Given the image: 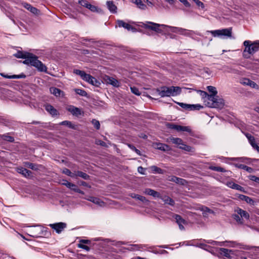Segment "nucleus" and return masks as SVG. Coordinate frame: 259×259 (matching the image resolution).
<instances>
[{
    "label": "nucleus",
    "instance_id": "nucleus-1",
    "mask_svg": "<svg viewBox=\"0 0 259 259\" xmlns=\"http://www.w3.org/2000/svg\"><path fill=\"white\" fill-rule=\"evenodd\" d=\"M143 25L144 27L154 30L158 33H161L162 29H166V28H169V30L172 32L178 33L180 34L183 33V31H185V29L181 27L169 26L164 24L160 25L151 22H146V23H143Z\"/></svg>",
    "mask_w": 259,
    "mask_h": 259
},
{
    "label": "nucleus",
    "instance_id": "nucleus-2",
    "mask_svg": "<svg viewBox=\"0 0 259 259\" xmlns=\"http://www.w3.org/2000/svg\"><path fill=\"white\" fill-rule=\"evenodd\" d=\"M24 64L30 65L35 67L37 69L41 72L47 71V68L46 66L39 60H38L37 56L31 53H28L26 59L23 61Z\"/></svg>",
    "mask_w": 259,
    "mask_h": 259
},
{
    "label": "nucleus",
    "instance_id": "nucleus-3",
    "mask_svg": "<svg viewBox=\"0 0 259 259\" xmlns=\"http://www.w3.org/2000/svg\"><path fill=\"white\" fill-rule=\"evenodd\" d=\"M243 45L245 46V49L243 54L245 58H249L250 55H253L259 50V40L253 42L250 40H245Z\"/></svg>",
    "mask_w": 259,
    "mask_h": 259
},
{
    "label": "nucleus",
    "instance_id": "nucleus-4",
    "mask_svg": "<svg viewBox=\"0 0 259 259\" xmlns=\"http://www.w3.org/2000/svg\"><path fill=\"white\" fill-rule=\"evenodd\" d=\"M132 2L140 10H145L148 8L160 9V2H157V1H132Z\"/></svg>",
    "mask_w": 259,
    "mask_h": 259
},
{
    "label": "nucleus",
    "instance_id": "nucleus-5",
    "mask_svg": "<svg viewBox=\"0 0 259 259\" xmlns=\"http://www.w3.org/2000/svg\"><path fill=\"white\" fill-rule=\"evenodd\" d=\"M73 73L80 76L82 79L93 85L98 87L100 84V82L95 77H93L89 74L86 73L84 71L78 69H74Z\"/></svg>",
    "mask_w": 259,
    "mask_h": 259
},
{
    "label": "nucleus",
    "instance_id": "nucleus-6",
    "mask_svg": "<svg viewBox=\"0 0 259 259\" xmlns=\"http://www.w3.org/2000/svg\"><path fill=\"white\" fill-rule=\"evenodd\" d=\"M171 1H157L160 2V9L165 10H182L184 11L183 2H171Z\"/></svg>",
    "mask_w": 259,
    "mask_h": 259
},
{
    "label": "nucleus",
    "instance_id": "nucleus-7",
    "mask_svg": "<svg viewBox=\"0 0 259 259\" xmlns=\"http://www.w3.org/2000/svg\"><path fill=\"white\" fill-rule=\"evenodd\" d=\"M219 253L221 255L227 258H232L234 255L238 256L242 254V252L233 249H228L224 248L219 249Z\"/></svg>",
    "mask_w": 259,
    "mask_h": 259
},
{
    "label": "nucleus",
    "instance_id": "nucleus-8",
    "mask_svg": "<svg viewBox=\"0 0 259 259\" xmlns=\"http://www.w3.org/2000/svg\"><path fill=\"white\" fill-rule=\"evenodd\" d=\"M205 243L208 244H210L213 245H218V246H226L229 247H235L236 246L238 243L235 241H223V242H218L211 240H203Z\"/></svg>",
    "mask_w": 259,
    "mask_h": 259
},
{
    "label": "nucleus",
    "instance_id": "nucleus-9",
    "mask_svg": "<svg viewBox=\"0 0 259 259\" xmlns=\"http://www.w3.org/2000/svg\"><path fill=\"white\" fill-rule=\"evenodd\" d=\"M208 106L211 108H222L224 106L223 99L217 96L212 103H208Z\"/></svg>",
    "mask_w": 259,
    "mask_h": 259
},
{
    "label": "nucleus",
    "instance_id": "nucleus-10",
    "mask_svg": "<svg viewBox=\"0 0 259 259\" xmlns=\"http://www.w3.org/2000/svg\"><path fill=\"white\" fill-rule=\"evenodd\" d=\"M49 226L54 229L56 233L59 234L66 227V224L65 223L60 222L51 224L49 225Z\"/></svg>",
    "mask_w": 259,
    "mask_h": 259
},
{
    "label": "nucleus",
    "instance_id": "nucleus-11",
    "mask_svg": "<svg viewBox=\"0 0 259 259\" xmlns=\"http://www.w3.org/2000/svg\"><path fill=\"white\" fill-rule=\"evenodd\" d=\"M78 3L82 6L84 7L92 12H98L99 13L100 12V10L98 9V8L95 6L92 5L89 3V1H78Z\"/></svg>",
    "mask_w": 259,
    "mask_h": 259
},
{
    "label": "nucleus",
    "instance_id": "nucleus-12",
    "mask_svg": "<svg viewBox=\"0 0 259 259\" xmlns=\"http://www.w3.org/2000/svg\"><path fill=\"white\" fill-rule=\"evenodd\" d=\"M30 236L38 238L43 235L42 228L39 226H35L34 228L29 231Z\"/></svg>",
    "mask_w": 259,
    "mask_h": 259
},
{
    "label": "nucleus",
    "instance_id": "nucleus-13",
    "mask_svg": "<svg viewBox=\"0 0 259 259\" xmlns=\"http://www.w3.org/2000/svg\"><path fill=\"white\" fill-rule=\"evenodd\" d=\"M158 95L161 97H170V87H162L157 90Z\"/></svg>",
    "mask_w": 259,
    "mask_h": 259
},
{
    "label": "nucleus",
    "instance_id": "nucleus-14",
    "mask_svg": "<svg viewBox=\"0 0 259 259\" xmlns=\"http://www.w3.org/2000/svg\"><path fill=\"white\" fill-rule=\"evenodd\" d=\"M117 24L118 26L119 27H123L128 31H132V32H135L136 29L131 26L129 23H126L122 20H118L117 21Z\"/></svg>",
    "mask_w": 259,
    "mask_h": 259
},
{
    "label": "nucleus",
    "instance_id": "nucleus-15",
    "mask_svg": "<svg viewBox=\"0 0 259 259\" xmlns=\"http://www.w3.org/2000/svg\"><path fill=\"white\" fill-rule=\"evenodd\" d=\"M104 81L108 84H110L114 87H118L119 86V81L115 78L106 75L104 77Z\"/></svg>",
    "mask_w": 259,
    "mask_h": 259
},
{
    "label": "nucleus",
    "instance_id": "nucleus-16",
    "mask_svg": "<svg viewBox=\"0 0 259 259\" xmlns=\"http://www.w3.org/2000/svg\"><path fill=\"white\" fill-rule=\"evenodd\" d=\"M234 211L239 214L240 217L242 219V221L243 219L248 220L249 219V214L246 211L239 207L236 208Z\"/></svg>",
    "mask_w": 259,
    "mask_h": 259
},
{
    "label": "nucleus",
    "instance_id": "nucleus-17",
    "mask_svg": "<svg viewBox=\"0 0 259 259\" xmlns=\"http://www.w3.org/2000/svg\"><path fill=\"white\" fill-rule=\"evenodd\" d=\"M169 127L171 128L176 130L179 132H181V131L187 132H191V130L188 126H182V125L171 124H170Z\"/></svg>",
    "mask_w": 259,
    "mask_h": 259
},
{
    "label": "nucleus",
    "instance_id": "nucleus-18",
    "mask_svg": "<svg viewBox=\"0 0 259 259\" xmlns=\"http://www.w3.org/2000/svg\"><path fill=\"white\" fill-rule=\"evenodd\" d=\"M17 171L26 178H29L32 176V172L22 167H18Z\"/></svg>",
    "mask_w": 259,
    "mask_h": 259
},
{
    "label": "nucleus",
    "instance_id": "nucleus-19",
    "mask_svg": "<svg viewBox=\"0 0 259 259\" xmlns=\"http://www.w3.org/2000/svg\"><path fill=\"white\" fill-rule=\"evenodd\" d=\"M23 5L25 8L29 11L32 14L35 15H39L40 14V11L36 8L31 6L30 4L24 3Z\"/></svg>",
    "mask_w": 259,
    "mask_h": 259
},
{
    "label": "nucleus",
    "instance_id": "nucleus-20",
    "mask_svg": "<svg viewBox=\"0 0 259 259\" xmlns=\"http://www.w3.org/2000/svg\"><path fill=\"white\" fill-rule=\"evenodd\" d=\"M181 88L179 87H170V96H176L181 93Z\"/></svg>",
    "mask_w": 259,
    "mask_h": 259
},
{
    "label": "nucleus",
    "instance_id": "nucleus-21",
    "mask_svg": "<svg viewBox=\"0 0 259 259\" xmlns=\"http://www.w3.org/2000/svg\"><path fill=\"white\" fill-rule=\"evenodd\" d=\"M174 2H183V5L184 7V11H190L192 10L193 5L192 3H190L189 1H174Z\"/></svg>",
    "mask_w": 259,
    "mask_h": 259
},
{
    "label": "nucleus",
    "instance_id": "nucleus-22",
    "mask_svg": "<svg viewBox=\"0 0 259 259\" xmlns=\"http://www.w3.org/2000/svg\"><path fill=\"white\" fill-rule=\"evenodd\" d=\"M45 109L52 116H56L58 115V111L51 105L47 104L45 105Z\"/></svg>",
    "mask_w": 259,
    "mask_h": 259
},
{
    "label": "nucleus",
    "instance_id": "nucleus-23",
    "mask_svg": "<svg viewBox=\"0 0 259 259\" xmlns=\"http://www.w3.org/2000/svg\"><path fill=\"white\" fill-rule=\"evenodd\" d=\"M241 83L243 84L249 85L254 89L258 88V85L255 82L247 78L244 79Z\"/></svg>",
    "mask_w": 259,
    "mask_h": 259
},
{
    "label": "nucleus",
    "instance_id": "nucleus-24",
    "mask_svg": "<svg viewBox=\"0 0 259 259\" xmlns=\"http://www.w3.org/2000/svg\"><path fill=\"white\" fill-rule=\"evenodd\" d=\"M174 218L176 220V222L179 225L180 229L181 230H184V227L183 226V224H185V221L183 219L180 215L178 214H175Z\"/></svg>",
    "mask_w": 259,
    "mask_h": 259
},
{
    "label": "nucleus",
    "instance_id": "nucleus-25",
    "mask_svg": "<svg viewBox=\"0 0 259 259\" xmlns=\"http://www.w3.org/2000/svg\"><path fill=\"white\" fill-rule=\"evenodd\" d=\"M107 7L110 12L112 13H117V7L113 3V1H107L106 3Z\"/></svg>",
    "mask_w": 259,
    "mask_h": 259
},
{
    "label": "nucleus",
    "instance_id": "nucleus-26",
    "mask_svg": "<svg viewBox=\"0 0 259 259\" xmlns=\"http://www.w3.org/2000/svg\"><path fill=\"white\" fill-rule=\"evenodd\" d=\"M144 192L145 194L152 196L154 197L158 198V197H160V195L159 193H158V192H157L154 190L151 189H149V188L146 189Z\"/></svg>",
    "mask_w": 259,
    "mask_h": 259
},
{
    "label": "nucleus",
    "instance_id": "nucleus-27",
    "mask_svg": "<svg viewBox=\"0 0 259 259\" xmlns=\"http://www.w3.org/2000/svg\"><path fill=\"white\" fill-rule=\"evenodd\" d=\"M67 110L73 115L78 116L81 114V110L80 109L73 106H69L67 108Z\"/></svg>",
    "mask_w": 259,
    "mask_h": 259
},
{
    "label": "nucleus",
    "instance_id": "nucleus-28",
    "mask_svg": "<svg viewBox=\"0 0 259 259\" xmlns=\"http://www.w3.org/2000/svg\"><path fill=\"white\" fill-rule=\"evenodd\" d=\"M1 75L4 78H8V79L24 78H25V77H26V75L23 73L21 74L20 75H8L7 74H5L4 73H1Z\"/></svg>",
    "mask_w": 259,
    "mask_h": 259
},
{
    "label": "nucleus",
    "instance_id": "nucleus-29",
    "mask_svg": "<svg viewBox=\"0 0 259 259\" xmlns=\"http://www.w3.org/2000/svg\"><path fill=\"white\" fill-rule=\"evenodd\" d=\"M50 91L51 93L56 97H63L64 96V93L61 90L56 88H50Z\"/></svg>",
    "mask_w": 259,
    "mask_h": 259
},
{
    "label": "nucleus",
    "instance_id": "nucleus-30",
    "mask_svg": "<svg viewBox=\"0 0 259 259\" xmlns=\"http://www.w3.org/2000/svg\"><path fill=\"white\" fill-rule=\"evenodd\" d=\"M156 148L158 150L163 151H168L171 150L170 147L165 144L161 143H156Z\"/></svg>",
    "mask_w": 259,
    "mask_h": 259
},
{
    "label": "nucleus",
    "instance_id": "nucleus-31",
    "mask_svg": "<svg viewBox=\"0 0 259 259\" xmlns=\"http://www.w3.org/2000/svg\"><path fill=\"white\" fill-rule=\"evenodd\" d=\"M235 166L236 167H238L239 168L243 169L249 173H252L254 171V170L253 168H252L250 167L247 166L245 165L242 164H239V163L235 164Z\"/></svg>",
    "mask_w": 259,
    "mask_h": 259
},
{
    "label": "nucleus",
    "instance_id": "nucleus-32",
    "mask_svg": "<svg viewBox=\"0 0 259 259\" xmlns=\"http://www.w3.org/2000/svg\"><path fill=\"white\" fill-rule=\"evenodd\" d=\"M198 209L203 212V215L204 217H206L208 213H213L214 212L213 210L210 209L207 207L201 206Z\"/></svg>",
    "mask_w": 259,
    "mask_h": 259
},
{
    "label": "nucleus",
    "instance_id": "nucleus-33",
    "mask_svg": "<svg viewBox=\"0 0 259 259\" xmlns=\"http://www.w3.org/2000/svg\"><path fill=\"white\" fill-rule=\"evenodd\" d=\"M221 31V35L222 36L230 37L232 35V28L220 29Z\"/></svg>",
    "mask_w": 259,
    "mask_h": 259
},
{
    "label": "nucleus",
    "instance_id": "nucleus-34",
    "mask_svg": "<svg viewBox=\"0 0 259 259\" xmlns=\"http://www.w3.org/2000/svg\"><path fill=\"white\" fill-rule=\"evenodd\" d=\"M149 168L150 169L151 172L153 174H163L164 173V170L155 165L151 166Z\"/></svg>",
    "mask_w": 259,
    "mask_h": 259
},
{
    "label": "nucleus",
    "instance_id": "nucleus-35",
    "mask_svg": "<svg viewBox=\"0 0 259 259\" xmlns=\"http://www.w3.org/2000/svg\"><path fill=\"white\" fill-rule=\"evenodd\" d=\"M169 140L173 144L177 145L179 148V146H182V145L183 144L182 140L179 138L171 137V138H169Z\"/></svg>",
    "mask_w": 259,
    "mask_h": 259
},
{
    "label": "nucleus",
    "instance_id": "nucleus-36",
    "mask_svg": "<svg viewBox=\"0 0 259 259\" xmlns=\"http://www.w3.org/2000/svg\"><path fill=\"white\" fill-rule=\"evenodd\" d=\"M194 34H197L199 36H201V35L199 33H196L193 30H189L186 29L185 31H183V33L181 34V35L190 36L192 37H193Z\"/></svg>",
    "mask_w": 259,
    "mask_h": 259
},
{
    "label": "nucleus",
    "instance_id": "nucleus-37",
    "mask_svg": "<svg viewBox=\"0 0 259 259\" xmlns=\"http://www.w3.org/2000/svg\"><path fill=\"white\" fill-rule=\"evenodd\" d=\"M161 199L165 204H168L171 206H174L175 204V201L168 196H164L161 197Z\"/></svg>",
    "mask_w": 259,
    "mask_h": 259
},
{
    "label": "nucleus",
    "instance_id": "nucleus-38",
    "mask_svg": "<svg viewBox=\"0 0 259 259\" xmlns=\"http://www.w3.org/2000/svg\"><path fill=\"white\" fill-rule=\"evenodd\" d=\"M62 184L66 186L67 188H69L71 190H73V191H75V189L77 187V186L75 184L69 182L66 180L64 181V182L62 183Z\"/></svg>",
    "mask_w": 259,
    "mask_h": 259
},
{
    "label": "nucleus",
    "instance_id": "nucleus-39",
    "mask_svg": "<svg viewBox=\"0 0 259 259\" xmlns=\"http://www.w3.org/2000/svg\"><path fill=\"white\" fill-rule=\"evenodd\" d=\"M75 173H76V177L78 176L80 178H82V179H83L84 180L89 179L90 176L85 172H83L81 171H75Z\"/></svg>",
    "mask_w": 259,
    "mask_h": 259
},
{
    "label": "nucleus",
    "instance_id": "nucleus-40",
    "mask_svg": "<svg viewBox=\"0 0 259 259\" xmlns=\"http://www.w3.org/2000/svg\"><path fill=\"white\" fill-rule=\"evenodd\" d=\"M63 173L68 176H70L71 178H76L75 171L74 172H72L69 169L64 168L63 170Z\"/></svg>",
    "mask_w": 259,
    "mask_h": 259
},
{
    "label": "nucleus",
    "instance_id": "nucleus-41",
    "mask_svg": "<svg viewBox=\"0 0 259 259\" xmlns=\"http://www.w3.org/2000/svg\"><path fill=\"white\" fill-rule=\"evenodd\" d=\"M131 196L132 197V198H136L138 200H139L142 202H144L146 200V199L145 197L144 196H142L141 195H138V194H136L135 193H132L131 194Z\"/></svg>",
    "mask_w": 259,
    "mask_h": 259
},
{
    "label": "nucleus",
    "instance_id": "nucleus-42",
    "mask_svg": "<svg viewBox=\"0 0 259 259\" xmlns=\"http://www.w3.org/2000/svg\"><path fill=\"white\" fill-rule=\"evenodd\" d=\"M221 32L220 29L206 31L207 33H210L214 37H221Z\"/></svg>",
    "mask_w": 259,
    "mask_h": 259
},
{
    "label": "nucleus",
    "instance_id": "nucleus-43",
    "mask_svg": "<svg viewBox=\"0 0 259 259\" xmlns=\"http://www.w3.org/2000/svg\"><path fill=\"white\" fill-rule=\"evenodd\" d=\"M232 218L239 224H243V221H242V219L239 216V214L235 212V213L232 214Z\"/></svg>",
    "mask_w": 259,
    "mask_h": 259
},
{
    "label": "nucleus",
    "instance_id": "nucleus-44",
    "mask_svg": "<svg viewBox=\"0 0 259 259\" xmlns=\"http://www.w3.org/2000/svg\"><path fill=\"white\" fill-rule=\"evenodd\" d=\"M28 53H23L22 52H18L14 56L17 58H23L26 59Z\"/></svg>",
    "mask_w": 259,
    "mask_h": 259
},
{
    "label": "nucleus",
    "instance_id": "nucleus-45",
    "mask_svg": "<svg viewBox=\"0 0 259 259\" xmlns=\"http://www.w3.org/2000/svg\"><path fill=\"white\" fill-rule=\"evenodd\" d=\"M207 89L208 91L210 93V94L213 95H217L218 92L215 87L209 85L207 87Z\"/></svg>",
    "mask_w": 259,
    "mask_h": 259
},
{
    "label": "nucleus",
    "instance_id": "nucleus-46",
    "mask_svg": "<svg viewBox=\"0 0 259 259\" xmlns=\"http://www.w3.org/2000/svg\"><path fill=\"white\" fill-rule=\"evenodd\" d=\"M25 166L32 170H36L38 169L37 165L29 162H25Z\"/></svg>",
    "mask_w": 259,
    "mask_h": 259
},
{
    "label": "nucleus",
    "instance_id": "nucleus-47",
    "mask_svg": "<svg viewBox=\"0 0 259 259\" xmlns=\"http://www.w3.org/2000/svg\"><path fill=\"white\" fill-rule=\"evenodd\" d=\"M74 91L77 94L81 96L86 97L87 96V92L83 90L80 89H74Z\"/></svg>",
    "mask_w": 259,
    "mask_h": 259
},
{
    "label": "nucleus",
    "instance_id": "nucleus-48",
    "mask_svg": "<svg viewBox=\"0 0 259 259\" xmlns=\"http://www.w3.org/2000/svg\"><path fill=\"white\" fill-rule=\"evenodd\" d=\"M178 105H179L180 107H181L182 108H183V109H185V110H189L190 111V105L191 104H186V103H181V102H176Z\"/></svg>",
    "mask_w": 259,
    "mask_h": 259
},
{
    "label": "nucleus",
    "instance_id": "nucleus-49",
    "mask_svg": "<svg viewBox=\"0 0 259 259\" xmlns=\"http://www.w3.org/2000/svg\"><path fill=\"white\" fill-rule=\"evenodd\" d=\"M93 203L101 207H104L105 205V203L102 200L97 197H96Z\"/></svg>",
    "mask_w": 259,
    "mask_h": 259
},
{
    "label": "nucleus",
    "instance_id": "nucleus-50",
    "mask_svg": "<svg viewBox=\"0 0 259 259\" xmlns=\"http://www.w3.org/2000/svg\"><path fill=\"white\" fill-rule=\"evenodd\" d=\"M190 111L191 110H199L203 108V106L199 104L191 105H190Z\"/></svg>",
    "mask_w": 259,
    "mask_h": 259
},
{
    "label": "nucleus",
    "instance_id": "nucleus-51",
    "mask_svg": "<svg viewBox=\"0 0 259 259\" xmlns=\"http://www.w3.org/2000/svg\"><path fill=\"white\" fill-rule=\"evenodd\" d=\"M2 138L4 140L6 141H8V142H13L14 141V137L8 136V135H3Z\"/></svg>",
    "mask_w": 259,
    "mask_h": 259
},
{
    "label": "nucleus",
    "instance_id": "nucleus-52",
    "mask_svg": "<svg viewBox=\"0 0 259 259\" xmlns=\"http://www.w3.org/2000/svg\"><path fill=\"white\" fill-rule=\"evenodd\" d=\"M245 136H246V138H247L250 145L252 144L254 142H255L254 137L251 136V134H250L249 133H247L245 134Z\"/></svg>",
    "mask_w": 259,
    "mask_h": 259
},
{
    "label": "nucleus",
    "instance_id": "nucleus-53",
    "mask_svg": "<svg viewBox=\"0 0 259 259\" xmlns=\"http://www.w3.org/2000/svg\"><path fill=\"white\" fill-rule=\"evenodd\" d=\"M196 246L206 250H208V248H210L209 246L203 243H198Z\"/></svg>",
    "mask_w": 259,
    "mask_h": 259
},
{
    "label": "nucleus",
    "instance_id": "nucleus-54",
    "mask_svg": "<svg viewBox=\"0 0 259 259\" xmlns=\"http://www.w3.org/2000/svg\"><path fill=\"white\" fill-rule=\"evenodd\" d=\"M179 148L180 149H182L183 150H184L186 151H188V152H190V151H192V147L189 146H188L185 144L183 143V144L182 145V146H179Z\"/></svg>",
    "mask_w": 259,
    "mask_h": 259
},
{
    "label": "nucleus",
    "instance_id": "nucleus-55",
    "mask_svg": "<svg viewBox=\"0 0 259 259\" xmlns=\"http://www.w3.org/2000/svg\"><path fill=\"white\" fill-rule=\"evenodd\" d=\"M175 183L178 184L184 185L187 183V182L185 180L183 179L177 177Z\"/></svg>",
    "mask_w": 259,
    "mask_h": 259
},
{
    "label": "nucleus",
    "instance_id": "nucleus-56",
    "mask_svg": "<svg viewBox=\"0 0 259 259\" xmlns=\"http://www.w3.org/2000/svg\"><path fill=\"white\" fill-rule=\"evenodd\" d=\"M210 169L212 170H214L216 171H220V172L226 171V170L224 168L220 167V166H211L210 167Z\"/></svg>",
    "mask_w": 259,
    "mask_h": 259
},
{
    "label": "nucleus",
    "instance_id": "nucleus-57",
    "mask_svg": "<svg viewBox=\"0 0 259 259\" xmlns=\"http://www.w3.org/2000/svg\"><path fill=\"white\" fill-rule=\"evenodd\" d=\"M61 125H66L70 128H73L74 125H72L70 121L65 120L60 123Z\"/></svg>",
    "mask_w": 259,
    "mask_h": 259
},
{
    "label": "nucleus",
    "instance_id": "nucleus-58",
    "mask_svg": "<svg viewBox=\"0 0 259 259\" xmlns=\"http://www.w3.org/2000/svg\"><path fill=\"white\" fill-rule=\"evenodd\" d=\"M131 92L136 95L139 96L141 95V92L139 91V89L136 87H131Z\"/></svg>",
    "mask_w": 259,
    "mask_h": 259
},
{
    "label": "nucleus",
    "instance_id": "nucleus-59",
    "mask_svg": "<svg viewBox=\"0 0 259 259\" xmlns=\"http://www.w3.org/2000/svg\"><path fill=\"white\" fill-rule=\"evenodd\" d=\"M93 124L94 125V127L97 129L99 130L100 127V124L98 120L96 119H93L92 121Z\"/></svg>",
    "mask_w": 259,
    "mask_h": 259
},
{
    "label": "nucleus",
    "instance_id": "nucleus-60",
    "mask_svg": "<svg viewBox=\"0 0 259 259\" xmlns=\"http://www.w3.org/2000/svg\"><path fill=\"white\" fill-rule=\"evenodd\" d=\"M244 201H245L248 204H249L250 205H254V201L252 198L247 196L246 197Z\"/></svg>",
    "mask_w": 259,
    "mask_h": 259
},
{
    "label": "nucleus",
    "instance_id": "nucleus-61",
    "mask_svg": "<svg viewBox=\"0 0 259 259\" xmlns=\"http://www.w3.org/2000/svg\"><path fill=\"white\" fill-rule=\"evenodd\" d=\"M77 246H78V247H79L80 248L83 249L87 251H89L90 250V247H89L87 245H84L83 244H81V243H78V245H77Z\"/></svg>",
    "mask_w": 259,
    "mask_h": 259
},
{
    "label": "nucleus",
    "instance_id": "nucleus-62",
    "mask_svg": "<svg viewBox=\"0 0 259 259\" xmlns=\"http://www.w3.org/2000/svg\"><path fill=\"white\" fill-rule=\"evenodd\" d=\"M195 2L196 5L199 8L202 10L204 9V5L201 1H192V2Z\"/></svg>",
    "mask_w": 259,
    "mask_h": 259
},
{
    "label": "nucleus",
    "instance_id": "nucleus-63",
    "mask_svg": "<svg viewBox=\"0 0 259 259\" xmlns=\"http://www.w3.org/2000/svg\"><path fill=\"white\" fill-rule=\"evenodd\" d=\"M216 95H213L211 94L208 95L207 98L206 99L208 100V101H210L211 103L213 102V100H215V98H216Z\"/></svg>",
    "mask_w": 259,
    "mask_h": 259
},
{
    "label": "nucleus",
    "instance_id": "nucleus-64",
    "mask_svg": "<svg viewBox=\"0 0 259 259\" xmlns=\"http://www.w3.org/2000/svg\"><path fill=\"white\" fill-rule=\"evenodd\" d=\"M198 92H199L200 93V95L203 99H206V98H207V97L208 96V94L206 92H205V91H201V90H198Z\"/></svg>",
    "mask_w": 259,
    "mask_h": 259
}]
</instances>
